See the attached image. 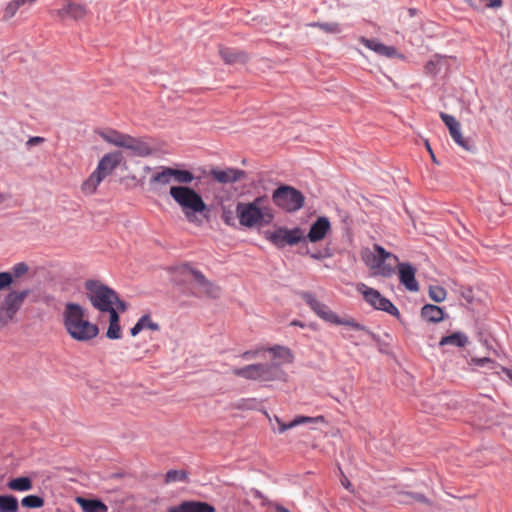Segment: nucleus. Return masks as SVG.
<instances>
[{
	"label": "nucleus",
	"mask_w": 512,
	"mask_h": 512,
	"mask_svg": "<svg viewBox=\"0 0 512 512\" xmlns=\"http://www.w3.org/2000/svg\"><path fill=\"white\" fill-rule=\"evenodd\" d=\"M239 223L246 228L267 225L274 219L273 209L267 196L256 197L251 202L236 205Z\"/></svg>",
	"instance_id": "2"
},
{
	"label": "nucleus",
	"mask_w": 512,
	"mask_h": 512,
	"mask_svg": "<svg viewBox=\"0 0 512 512\" xmlns=\"http://www.w3.org/2000/svg\"><path fill=\"white\" fill-rule=\"evenodd\" d=\"M139 321L142 322L143 329H149L152 331H158L160 329L159 324L152 321V319L149 315H143L139 319Z\"/></svg>",
	"instance_id": "41"
},
{
	"label": "nucleus",
	"mask_w": 512,
	"mask_h": 512,
	"mask_svg": "<svg viewBox=\"0 0 512 512\" xmlns=\"http://www.w3.org/2000/svg\"><path fill=\"white\" fill-rule=\"evenodd\" d=\"M143 329V326H142V322H140L139 320L137 321V323L131 328L130 330V334L135 337L136 335H138Z\"/></svg>",
	"instance_id": "48"
},
{
	"label": "nucleus",
	"mask_w": 512,
	"mask_h": 512,
	"mask_svg": "<svg viewBox=\"0 0 512 512\" xmlns=\"http://www.w3.org/2000/svg\"><path fill=\"white\" fill-rule=\"evenodd\" d=\"M220 56L226 64L244 63L247 61V55L242 51H236L227 47H220Z\"/></svg>",
	"instance_id": "27"
},
{
	"label": "nucleus",
	"mask_w": 512,
	"mask_h": 512,
	"mask_svg": "<svg viewBox=\"0 0 512 512\" xmlns=\"http://www.w3.org/2000/svg\"><path fill=\"white\" fill-rule=\"evenodd\" d=\"M122 161L120 152H112L104 155L96 167V171L105 179L117 168Z\"/></svg>",
	"instance_id": "18"
},
{
	"label": "nucleus",
	"mask_w": 512,
	"mask_h": 512,
	"mask_svg": "<svg viewBox=\"0 0 512 512\" xmlns=\"http://www.w3.org/2000/svg\"><path fill=\"white\" fill-rule=\"evenodd\" d=\"M360 42L366 48L374 51L375 53H377L379 55H382V56H385L388 58H393L398 55L396 48H394L392 46H386L377 40L361 37Z\"/></svg>",
	"instance_id": "21"
},
{
	"label": "nucleus",
	"mask_w": 512,
	"mask_h": 512,
	"mask_svg": "<svg viewBox=\"0 0 512 512\" xmlns=\"http://www.w3.org/2000/svg\"><path fill=\"white\" fill-rule=\"evenodd\" d=\"M0 512H18L17 499L12 495H1Z\"/></svg>",
	"instance_id": "33"
},
{
	"label": "nucleus",
	"mask_w": 512,
	"mask_h": 512,
	"mask_svg": "<svg viewBox=\"0 0 512 512\" xmlns=\"http://www.w3.org/2000/svg\"><path fill=\"white\" fill-rule=\"evenodd\" d=\"M431 157H432V160H433L434 162H436V159H435V156H434V154H433V153L431 154Z\"/></svg>",
	"instance_id": "58"
},
{
	"label": "nucleus",
	"mask_w": 512,
	"mask_h": 512,
	"mask_svg": "<svg viewBox=\"0 0 512 512\" xmlns=\"http://www.w3.org/2000/svg\"><path fill=\"white\" fill-rule=\"evenodd\" d=\"M307 26L318 28L327 34H338L341 32V25L338 22H311Z\"/></svg>",
	"instance_id": "31"
},
{
	"label": "nucleus",
	"mask_w": 512,
	"mask_h": 512,
	"mask_svg": "<svg viewBox=\"0 0 512 512\" xmlns=\"http://www.w3.org/2000/svg\"><path fill=\"white\" fill-rule=\"evenodd\" d=\"M210 176L221 184H229L240 181L245 177V171L236 168L211 169Z\"/></svg>",
	"instance_id": "17"
},
{
	"label": "nucleus",
	"mask_w": 512,
	"mask_h": 512,
	"mask_svg": "<svg viewBox=\"0 0 512 512\" xmlns=\"http://www.w3.org/2000/svg\"><path fill=\"white\" fill-rule=\"evenodd\" d=\"M17 7L20 9L22 6H28L27 0H13Z\"/></svg>",
	"instance_id": "52"
},
{
	"label": "nucleus",
	"mask_w": 512,
	"mask_h": 512,
	"mask_svg": "<svg viewBox=\"0 0 512 512\" xmlns=\"http://www.w3.org/2000/svg\"><path fill=\"white\" fill-rule=\"evenodd\" d=\"M416 268L408 262L398 264L399 282L410 292L419 291V283L416 280Z\"/></svg>",
	"instance_id": "15"
},
{
	"label": "nucleus",
	"mask_w": 512,
	"mask_h": 512,
	"mask_svg": "<svg viewBox=\"0 0 512 512\" xmlns=\"http://www.w3.org/2000/svg\"><path fill=\"white\" fill-rule=\"evenodd\" d=\"M28 295L29 290H13L6 294L0 302V329L13 321Z\"/></svg>",
	"instance_id": "9"
},
{
	"label": "nucleus",
	"mask_w": 512,
	"mask_h": 512,
	"mask_svg": "<svg viewBox=\"0 0 512 512\" xmlns=\"http://www.w3.org/2000/svg\"><path fill=\"white\" fill-rule=\"evenodd\" d=\"M266 348H259L255 351H246L242 354V358L244 359H253L257 356V354L261 351H265Z\"/></svg>",
	"instance_id": "46"
},
{
	"label": "nucleus",
	"mask_w": 512,
	"mask_h": 512,
	"mask_svg": "<svg viewBox=\"0 0 512 512\" xmlns=\"http://www.w3.org/2000/svg\"><path fill=\"white\" fill-rule=\"evenodd\" d=\"M502 5V0H487L486 6L491 8H497Z\"/></svg>",
	"instance_id": "50"
},
{
	"label": "nucleus",
	"mask_w": 512,
	"mask_h": 512,
	"mask_svg": "<svg viewBox=\"0 0 512 512\" xmlns=\"http://www.w3.org/2000/svg\"><path fill=\"white\" fill-rule=\"evenodd\" d=\"M348 338H349V339H353V338H354V336H353V335H349V336H348Z\"/></svg>",
	"instance_id": "59"
},
{
	"label": "nucleus",
	"mask_w": 512,
	"mask_h": 512,
	"mask_svg": "<svg viewBox=\"0 0 512 512\" xmlns=\"http://www.w3.org/2000/svg\"><path fill=\"white\" fill-rule=\"evenodd\" d=\"M440 118L447 126L448 130H452L456 127H460V123L456 120V118L452 115L446 114L444 112L440 113Z\"/></svg>",
	"instance_id": "40"
},
{
	"label": "nucleus",
	"mask_w": 512,
	"mask_h": 512,
	"mask_svg": "<svg viewBox=\"0 0 512 512\" xmlns=\"http://www.w3.org/2000/svg\"><path fill=\"white\" fill-rule=\"evenodd\" d=\"M191 274L198 285L200 294L210 298H218L220 296V287L208 280L199 270H191Z\"/></svg>",
	"instance_id": "16"
},
{
	"label": "nucleus",
	"mask_w": 512,
	"mask_h": 512,
	"mask_svg": "<svg viewBox=\"0 0 512 512\" xmlns=\"http://www.w3.org/2000/svg\"><path fill=\"white\" fill-rule=\"evenodd\" d=\"M449 134H450L451 138L453 139V141L457 145H459L461 148H463L466 151L473 150V146L470 144V142L463 137V135L461 133V126L450 130Z\"/></svg>",
	"instance_id": "34"
},
{
	"label": "nucleus",
	"mask_w": 512,
	"mask_h": 512,
	"mask_svg": "<svg viewBox=\"0 0 512 512\" xmlns=\"http://www.w3.org/2000/svg\"><path fill=\"white\" fill-rule=\"evenodd\" d=\"M356 290L374 309L382 310L393 316L399 315V311L394 304L389 299L381 295L378 290L371 288L364 283H358Z\"/></svg>",
	"instance_id": "11"
},
{
	"label": "nucleus",
	"mask_w": 512,
	"mask_h": 512,
	"mask_svg": "<svg viewBox=\"0 0 512 512\" xmlns=\"http://www.w3.org/2000/svg\"><path fill=\"white\" fill-rule=\"evenodd\" d=\"M428 293L430 299L437 303L443 302L447 297L446 289L439 285L429 286Z\"/></svg>",
	"instance_id": "35"
},
{
	"label": "nucleus",
	"mask_w": 512,
	"mask_h": 512,
	"mask_svg": "<svg viewBox=\"0 0 512 512\" xmlns=\"http://www.w3.org/2000/svg\"><path fill=\"white\" fill-rule=\"evenodd\" d=\"M62 322L67 334L77 342H89L99 334V328L88 319L84 307L68 302L64 305Z\"/></svg>",
	"instance_id": "1"
},
{
	"label": "nucleus",
	"mask_w": 512,
	"mask_h": 512,
	"mask_svg": "<svg viewBox=\"0 0 512 512\" xmlns=\"http://www.w3.org/2000/svg\"><path fill=\"white\" fill-rule=\"evenodd\" d=\"M471 363H473L476 366H488L490 369H494L497 364L491 360L490 358L484 357V358H472Z\"/></svg>",
	"instance_id": "43"
},
{
	"label": "nucleus",
	"mask_w": 512,
	"mask_h": 512,
	"mask_svg": "<svg viewBox=\"0 0 512 512\" xmlns=\"http://www.w3.org/2000/svg\"><path fill=\"white\" fill-rule=\"evenodd\" d=\"M233 375L258 382L285 381L287 374L277 363H254L232 369Z\"/></svg>",
	"instance_id": "7"
},
{
	"label": "nucleus",
	"mask_w": 512,
	"mask_h": 512,
	"mask_svg": "<svg viewBox=\"0 0 512 512\" xmlns=\"http://www.w3.org/2000/svg\"><path fill=\"white\" fill-rule=\"evenodd\" d=\"M442 61V57L436 55L433 59L425 64V72L430 75L437 74L439 72V65Z\"/></svg>",
	"instance_id": "38"
},
{
	"label": "nucleus",
	"mask_w": 512,
	"mask_h": 512,
	"mask_svg": "<svg viewBox=\"0 0 512 512\" xmlns=\"http://www.w3.org/2000/svg\"><path fill=\"white\" fill-rule=\"evenodd\" d=\"M222 220L227 225L233 224V216L231 211L224 210L222 213Z\"/></svg>",
	"instance_id": "47"
},
{
	"label": "nucleus",
	"mask_w": 512,
	"mask_h": 512,
	"mask_svg": "<svg viewBox=\"0 0 512 512\" xmlns=\"http://www.w3.org/2000/svg\"><path fill=\"white\" fill-rule=\"evenodd\" d=\"M29 268L26 263L19 262L15 264L11 269V275H12V282L14 281V278H20L24 276L28 272Z\"/></svg>",
	"instance_id": "39"
},
{
	"label": "nucleus",
	"mask_w": 512,
	"mask_h": 512,
	"mask_svg": "<svg viewBox=\"0 0 512 512\" xmlns=\"http://www.w3.org/2000/svg\"><path fill=\"white\" fill-rule=\"evenodd\" d=\"M169 195L181 208L186 219L190 223H198L197 214L207 210V205L202 196L188 184L174 185L170 187Z\"/></svg>",
	"instance_id": "4"
},
{
	"label": "nucleus",
	"mask_w": 512,
	"mask_h": 512,
	"mask_svg": "<svg viewBox=\"0 0 512 512\" xmlns=\"http://www.w3.org/2000/svg\"><path fill=\"white\" fill-rule=\"evenodd\" d=\"M413 498L417 501V502H420V503H424V504H427V505H430L431 502L428 498H426L424 495L422 494H415L413 496Z\"/></svg>",
	"instance_id": "49"
},
{
	"label": "nucleus",
	"mask_w": 512,
	"mask_h": 512,
	"mask_svg": "<svg viewBox=\"0 0 512 512\" xmlns=\"http://www.w3.org/2000/svg\"><path fill=\"white\" fill-rule=\"evenodd\" d=\"M125 149L130 150L134 156L147 157L153 153V148L146 138H135L131 135L125 144Z\"/></svg>",
	"instance_id": "19"
},
{
	"label": "nucleus",
	"mask_w": 512,
	"mask_h": 512,
	"mask_svg": "<svg viewBox=\"0 0 512 512\" xmlns=\"http://www.w3.org/2000/svg\"><path fill=\"white\" fill-rule=\"evenodd\" d=\"M187 477V474L183 470H169L166 473L165 481L166 483L184 481Z\"/></svg>",
	"instance_id": "37"
},
{
	"label": "nucleus",
	"mask_w": 512,
	"mask_h": 512,
	"mask_svg": "<svg viewBox=\"0 0 512 512\" xmlns=\"http://www.w3.org/2000/svg\"><path fill=\"white\" fill-rule=\"evenodd\" d=\"M19 10V8L17 7V5L14 3V1H10L5 9H4V14H3V19L4 20H9L11 18H13L17 11Z\"/></svg>",
	"instance_id": "42"
},
{
	"label": "nucleus",
	"mask_w": 512,
	"mask_h": 512,
	"mask_svg": "<svg viewBox=\"0 0 512 512\" xmlns=\"http://www.w3.org/2000/svg\"><path fill=\"white\" fill-rule=\"evenodd\" d=\"M299 295L304 300V302L309 306V308L323 321L333 325L347 326L355 331L363 332L368 335H373L369 331V329L355 321V319L351 317H339L334 311L330 309L328 305L319 301L315 294L307 291H302L299 293Z\"/></svg>",
	"instance_id": "5"
},
{
	"label": "nucleus",
	"mask_w": 512,
	"mask_h": 512,
	"mask_svg": "<svg viewBox=\"0 0 512 512\" xmlns=\"http://www.w3.org/2000/svg\"><path fill=\"white\" fill-rule=\"evenodd\" d=\"M98 135L107 143L116 147L124 148L129 134L119 132L115 129H105L98 132Z\"/></svg>",
	"instance_id": "24"
},
{
	"label": "nucleus",
	"mask_w": 512,
	"mask_h": 512,
	"mask_svg": "<svg viewBox=\"0 0 512 512\" xmlns=\"http://www.w3.org/2000/svg\"><path fill=\"white\" fill-rule=\"evenodd\" d=\"M109 315V327L106 332V336L109 339L116 340L122 337V330L119 324L120 317L117 311H112Z\"/></svg>",
	"instance_id": "29"
},
{
	"label": "nucleus",
	"mask_w": 512,
	"mask_h": 512,
	"mask_svg": "<svg viewBox=\"0 0 512 512\" xmlns=\"http://www.w3.org/2000/svg\"><path fill=\"white\" fill-rule=\"evenodd\" d=\"M265 351L273 355L274 359L277 360L274 363L279 364V367H281L282 364H291L294 361V355L288 347L275 345L266 348Z\"/></svg>",
	"instance_id": "23"
},
{
	"label": "nucleus",
	"mask_w": 512,
	"mask_h": 512,
	"mask_svg": "<svg viewBox=\"0 0 512 512\" xmlns=\"http://www.w3.org/2000/svg\"><path fill=\"white\" fill-rule=\"evenodd\" d=\"M421 317L430 323H439L444 318V311L439 306L426 304L421 309Z\"/></svg>",
	"instance_id": "25"
},
{
	"label": "nucleus",
	"mask_w": 512,
	"mask_h": 512,
	"mask_svg": "<svg viewBox=\"0 0 512 512\" xmlns=\"http://www.w3.org/2000/svg\"><path fill=\"white\" fill-rule=\"evenodd\" d=\"M272 200L279 208L287 212H295L303 207L305 198L299 190L283 185L274 190Z\"/></svg>",
	"instance_id": "10"
},
{
	"label": "nucleus",
	"mask_w": 512,
	"mask_h": 512,
	"mask_svg": "<svg viewBox=\"0 0 512 512\" xmlns=\"http://www.w3.org/2000/svg\"><path fill=\"white\" fill-rule=\"evenodd\" d=\"M194 179V175L188 170L159 166L154 170L150 178V184L155 186H166L172 182H176L179 185L190 184Z\"/></svg>",
	"instance_id": "8"
},
{
	"label": "nucleus",
	"mask_w": 512,
	"mask_h": 512,
	"mask_svg": "<svg viewBox=\"0 0 512 512\" xmlns=\"http://www.w3.org/2000/svg\"><path fill=\"white\" fill-rule=\"evenodd\" d=\"M469 340L466 334L462 332H454L448 336H444L439 341L440 346L453 345L456 347H465Z\"/></svg>",
	"instance_id": "30"
},
{
	"label": "nucleus",
	"mask_w": 512,
	"mask_h": 512,
	"mask_svg": "<svg viewBox=\"0 0 512 512\" xmlns=\"http://www.w3.org/2000/svg\"><path fill=\"white\" fill-rule=\"evenodd\" d=\"M12 275L9 272H0V291L8 288L12 284Z\"/></svg>",
	"instance_id": "44"
},
{
	"label": "nucleus",
	"mask_w": 512,
	"mask_h": 512,
	"mask_svg": "<svg viewBox=\"0 0 512 512\" xmlns=\"http://www.w3.org/2000/svg\"><path fill=\"white\" fill-rule=\"evenodd\" d=\"M277 512H289V511L285 508H278Z\"/></svg>",
	"instance_id": "57"
},
{
	"label": "nucleus",
	"mask_w": 512,
	"mask_h": 512,
	"mask_svg": "<svg viewBox=\"0 0 512 512\" xmlns=\"http://www.w3.org/2000/svg\"><path fill=\"white\" fill-rule=\"evenodd\" d=\"M86 296L91 305L100 313L111 314L112 311L126 310V304L118 294L107 285L98 280H87L85 282Z\"/></svg>",
	"instance_id": "3"
},
{
	"label": "nucleus",
	"mask_w": 512,
	"mask_h": 512,
	"mask_svg": "<svg viewBox=\"0 0 512 512\" xmlns=\"http://www.w3.org/2000/svg\"><path fill=\"white\" fill-rule=\"evenodd\" d=\"M7 486L13 491H28L32 488V482L28 477H18L10 480Z\"/></svg>",
	"instance_id": "32"
},
{
	"label": "nucleus",
	"mask_w": 512,
	"mask_h": 512,
	"mask_svg": "<svg viewBox=\"0 0 512 512\" xmlns=\"http://www.w3.org/2000/svg\"><path fill=\"white\" fill-rule=\"evenodd\" d=\"M426 146H427V149H428V151L430 152V154H432V153H433V151H432V149H431V147H430V145H429V143H428V142H426Z\"/></svg>",
	"instance_id": "56"
},
{
	"label": "nucleus",
	"mask_w": 512,
	"mask_h": 512,
	"mask_svg": "<svg viewBox=\"0 0 512 512\" xmlns=\"http://www.w3.org/2000/svg\"><path fill=\"white\" fill-rule=\"evenodd\" d=\"M331 230L332 227L330 220L325 216L318 217L316 221L311 225L308 233H304V242H320L326 238Z\"/></svg>",
	"instance_id": "14"
},
{
	"label": "nucleus",
	"mask_w": 512,
	"mask_h": 512,
	"mask_svg": "<svg viewBox=\"0 0 512 512\" xmlns=\"http://www.w3.org/2000/svg\"><path fill=\"white\" fill-rule=\"evenodd\" d=\"M56 17L64 21L67 19L79 21L88 14L86 5L72 0H64L61 7L53 12Z\"/></svg>",
	"instance_id": "13"
},
{
	"label": "nucleus",
	"mask_w": 512,
	"mask_h": 512,
	"mask_svg": "<svg viewBox=\"0 0 512 512\" xmlns=\"http://www.w3.org/2000/svg\"><path fill=\"white\" fill-rule=\"evenodd\" d=\"M44 142H45V138L40 137V136H33V137H30L26 141V146L28 148H30V147H33V146H36V145H40V144H42Z\"/></svg>",
	"instance_id": "45"
},
{
	"label": "nucleus",
	"mask_w": 512,
	"mask_h": 512,
	"mask_svg": "<svg viewBox=\"0 0 512 512\" xmlns=\"http://www.w3.org/2000/svg\"><path fill=\"white\" fill-rule=\"evenodd\" d=\"M311 257L315 258V259H320L322 257L321 254H312Z\"/></svg>",
	"instance_id": "55"
},
{
	"label": "nucleus",
	"mask_w": 512,
	"mask_h": 512,
	"mask_svg": "<svg viewBox=\"0 0 512 512\" xmlns=\"http://www.w3.org/2000/svg\"><path fill=\"white\" fill-rule=\"evenodd\" d=\"M76 503L81 507L83 512H108L106 504L99 499L77 497Z\"/></svg>",
	"instance_id": "26"
},
{
	"label": "nucleus",
	"mask_w": 512,
	"mask_h": 512,
	"mask_svg": "<svg viewBox=\"0 0 512 512\" xmlns=\"http://www.w3.org/2000/svg\"><path fill=\"white\" fill-rule=\"evenodd\" d=\"M103 180L104 178L96 170H94L90 176L82 183V193L84 195H93Z\"/></svg>",
	"instance_id": "28"
},
{
	"label": "nucleus",
	"mask_w": 512,
	"mask_h": 512,
	"mask_svg": "<svg viewBox=\"0 0 512 512\" xmlns=\"http://www.w3.org/2000/svg\"><path fill=\"white\" fill-rule=\"evenodd\" d=\"M292 325L299 326V327H304L303 323H301L300 321H293Z\"/></svg>",
	"instance_id": "54"
},
{
	"label": "nucleus",
	"mask_w": 512,
	"mask_h": 512,
	"mask_svg": "<svg viewBox=\"0 0 512 512\" xmlns=\"http://www.w3.org/2000/svg\"><path fill=\"white\" fill-rule=\"evenodd\" d=\"M254 400H251V399H247V400H242V404L238 406V408H251V405L250 403H252Z\"/></svg>",
	"instance_id": "51"
},
{
	"label": "nucleus",
	"mask_w": 512,
	"mask_h": 512,
	"mask_svg": "<svg viewBox=\"0 0 512 512\" xmlns=\"http://www.w3.org/2000/svg\"><path fill=\"white\" fill-rule=\"evenodd\" d=\"M21 504L27 508H40L44 505V499L37 495H28L22 499Z\"/></svg>",
	"instance_id": "36"
},
{
	"label": "nucleus",
	"mask_w": 512,
	"mask_h": 512,
	"mask_svg": "<svg viewBox=\"0 0 512 512\" xmlns=\"http://www.w3.org/2000/svg\"><path fill=\"white\" fill-rule=\"evenodd\" d=\"M374 251L365 249L362 251V260L373 271L374 275L383 277H391L395 273V268H398L399 258L386 251L382 246L375 244Z\"/></svg>",
	"instance_id": "6"
},
{
	"label": "nucleus",
	"mask_w": 512,
	"mask_h": 512,
	"mask_svg": "<svg viewBox=\"0 0 512 512\" xmlns=\"http://www.w3.org/2000/svg\"><path fill=\"white\" fill-rule=\"evenodd\" d=\"M275 422L278 424V431L279 433H284L288 429H292L296 426L302 425V424H308V423H316V422H323L324 418L323 416L318 417H309V416H297L289 423L283 422L278 416L274 417Z\"/></svg>",
	"instance_id": "22"
},
{
	"label": "nucleus",
	"mask_w": 512,
	"mask_h": 512,
	"mask_svg": "<svg viewBox=\"0 0 512 512\" xmlns=\"http://www.w3.org/2000/svg\"><path fill=\"white\" fill-rule=\"evenodd\" d=\"M266 239L278 248H283L286 245L294 246L304 242V229L301 227L292 229L278 227L273 232H268Z\"/></svg>",
	"instance_id": "12"
},
{
	"label": "nucleus",
	"mask_w": 512,
	"mask_h": 512,
	"mask_svg": "<svg viewBox=\"0 0 512 512\" xmlns=\"http://www.w3.org/2000/svg\"><path fill=\"white\" fill-rule=\"evenodd\" d=\"M168 512H215L214 506L201 501H183L168 508Z\"/></svg>",
	"instance_id": "20"
},
{
	"label": "nucleus",
	"mask_w": 512,
	"mask_h": 512,
	"mask_svg": "<svg viewBox=\"0 0 512 512\" xmlns=\"http://www.w3.org/2000/svg\"><path fill=\"white\" fill-rule=\"evenodd\" d=\"M506 375L512 380V372L509 369L502 368Z\"/></svg>",
	"instance_id": "53"
}]
</instances>
